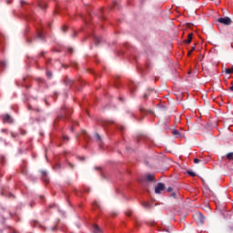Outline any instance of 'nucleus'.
<instances>
[{
	"label": "nucleus",
	"instance_id": "obj_24",
	"mask_svg": "<svg viewBox=\"0 0 233 233\" xmlns=\"http://www.w3.org/2000/svg\"><path fill=\"white\" fill-rule=\"evenodd\" d=\"M172 197H173V198H176V193H172Z\"/></svg>",
	"mask_w": 233,
	"mask_h": 233
},
{
	"label": "nucleus",
	"instance_id": "obj_14",
	"mask_svg": "<svg viewBox=\"0 0 233 233\" xmlns=\"http://www.w3.org/2000/svg\"><path fill=\"white\" fill-rule=\"evenodd\" d=\"M65 114H66V109L62 110V115L60 116V117H65Z\"/></svg>",
	"mask_w": 233,
	"mask_h": 233
},
{
	"label": "nucleus",
	"instance_id": "obj_23",
	"mask_svg": "<svg viewBox=\"0 0 233 233\" xmlns=\"http://www.w3.org/2000/svg\"><path fill=\"white\" fill-rule=\"evenodd\" d=\"M40 7H41V8H45V5L40 4Z\"/></svg>",
	"mask_w": 233,
	"mask_h": 233
},
{
	"label": "nucleus",
	"instance_id": "obj_26",
	"mask_svg": "<svg viewBox=\"0 0 233 233\" xmlns=\"http://www.w3.org/2000/svg\"><path fill=\"white\" fill-rule=\"evenodd\" d=\"M71 132H74V127H71Z\"/></svg>",
	"mask_w": 233,
	"mask_h": 233
},
{
	"label": "nucleus",
	"instance_id": "obj_19",
	"mask_svg": "<svg viewBox=\"0 0 233 233\" xmlns=\"http://www.w3.org/2000/svg\"><path fill=\"white\" fill-rule=\"evenodd\" d=\"M194 50H196V46L192 47L191 51H189V53H188V56H190V54H192V52H194Z\"/></svg>",
	"mask_w": 233,
	"mask_h": 233
},
{
	"label": "nucleus",
	"instance_id": "obj_12",
	"mask_svg": "<svg viewBox=\"0 0 233 233\" xmlns=\"http://www.w3.org/2000/svg\"><path fill=\"white\" fill-rule=\"evenodd\" d=\"M188 176H191L192 177H196V174L194 171H187Z\"/></svg>",
	"mask_w": 233,
	"mask_h": 233
},
{
	"label": "nucleus",
	"instance_id": "obj_29",
	"mask_svg": "<svg viewBox=\"0 0 233 233\" xmlns=\"http://www.w3.org/2000/svg\"><path fill=\"white\" fill-rule=\"evenodd\" d=\"M66 27H62V30H65Z\"/></svg>",
	"mask_w": 233,
	"mask_h": 233
},
{
	"label": "nucleus",
	"instance_id": "obj_32",
	"mask_svg": "<svg viewBox=\"0 0 233 233\" xmlns=\"http://www.w3.org/2000/svg\"><path fill=\"white\" fill-rule=\"evenodd\" d=\"M70 52H72V49H69Z\"/></svg>",
	"mask_w": 233,
	"mask_h": 233
},
{
	"label": "nucleus",
	"instance_id": "obj_21",
	"mask_svg": "<svg viewBox=\"0 0 233 233\" xmlns=\"http://www.w3.org/2000/svg\"><path fill=\"white\" fill-rule=\"evenodd\" d=\"M63 140H64V141H68V137H67V136H64V137H63Z\"/></svg>",
	"mask_w": 233,
	"mask_h": 233
},
{
	"label": "nucleus",
	"instance_id": "obj_7",
	"mask_svg": "<svg viewBox=\"0 0 233 233\" xmlns=\"http://www.w3.org/2000/svg\"><path fill=\"white\" fill-rule=\"evenodd\" d=\"M227 158L228 159V161H233V152L228 153L227 155Z\"/></svg>",
	"mask_w": 233,
	"mask_h": 233
},
{
	"label": "nucleus",
	"instance_id": "obj_30",
	"mask_svg": "<svg viewBox=\"0 0 233 233\" xmlns=\"http://www.w3.org/2000/svg\"><path fill=\"white\" fill-rule=\"evenodd\" d=\"M2 195L4 196V195H5V192L2 191Z\"/></svg>",
	"mask_w": 233,
	"mask_h": 233
},
{
	"label": "nucleus",
	"instance_id": "obj_28",
	"mask_svg": "<svg viewBox=\"0 0 233 233\" xmlns=\"http://www.w3.org/2000/svg\"><path fill=\"white\" fill-rule=\"evenodd\" d=\"M43 176H46V173L43 172Z\"/></svg>",
	"mask_w": 233,
	"mask_h": 233
},
{
	"label": "nucleus",
	"instance_id": "obj_16",
	"mask_svg": "<svg viewBox=\"0 0 233 233\" xmlns=\"http://www.w3.org/2000/svg\"><path fill=\"white\" fill-rule=\"evenodd\" d=\"M96 141H101V136H99V134H96Z\"/></svg>",
	"mask_w": 233,
	"mask_h": 233
},
{
	"label": "nucleus",
	"instance_id": "obj_22",
	"mask_svg": "<svg viewBox=\"0 0 233 233\" xmlns=\"http://www.w3.org/2000/svg\"><path fill=\"white\" fill-rule=\"evenodd\" d=\"M167 192H172V187H168Z\"/></svg>",
	"mask_w": 233,
	"mask_h": 233
},
{
	"label": "nucleus",
	"instance_id": "obj_27",
	"mask_svg": "<svg viewBox=\"0 0 233 233\" xmlns=\"http://www.w3.org/2000/svg\"><path fill=\"white\" fill-rule=\"evenodd\" d=\"M14 197V195H12V194H9V198H13Z\"/></svg>",
	"mask_w": 233,
	"mask_h": 233
},
{
	"label": "nucleus",
	"instance_id": "obj_31",
	"mask_svg": "<svg viewBox=\"0 0 233 233\" xmlns=\"http://www.w3.org/2000/svg\"><path fill=\"white\" fill-rule=\"evenodd\" d=\"M144 97L146 98V97H147V95H145Z\"/></svg>",
	"mask_w": 233,
	"mask_h": 233
},
{
	"label": "nucleus",
	"instance_id": "obj_9",
	"mask_svg": "<svg viewBox=\"0 0 233 233\" xmlns=\"http://www.w3.org/2000/svg\"><path fill=\"white\" fill-rule=\"evenodd\" d=\"M142 206L144 207V208H150V204H148V202H143Z\"/></svg>",
	"mask_w": 233,
	"mask_h": 233
},
{
	"label": "nucleus",
	"instance_id": "obj_20",
	"mask_svg": "<svg viewBox=\"0 0 233 233\" xmlns=\"http://www.w3.org/2000/svg\"><path fill=\"white\" fill-rule=\"evenodd\" d=\"M5 65H6V64H5V62H3V61L0 62V66L4 67V66H5Z\"/></svg>",
	"mask_w": 233,
	"mask_h": 233
},
{
	"label": "nucleus",
	"instance_id": "obj_2",
	"mask_svg": "<svg viewBox=\"0 0 233 233\" xmlns=\"http://www.w3.org/2000/svg\"><path fill=\"white\" fill-rule=\"evenodd\" d=\"M194 218L197 221H198L199 223L203 224L205 223V216H203L201 214V212H197L195 215H194Z\"/></svg>",
	"mask_w": 233,
	"mask_h": 233
},
{
	"label": "nucleus",
	"instance_id": "obj_4",
	"mask_svg": "<svg viewBox=\"0 0 233 233\" xmlns=\"http://www.w3.org/2000/svg\"><path fill=\"white\" fill-rule=\"evenodd\" d=\"M3 121L4 123H12V116H10V115H5L3 116Z\"/></svg>",
	"mask_w": 233,
	"mask_h": 233
},
{
	"label": "nucleus",
	"instance_id": "obj_10",
	"mask_svg": "<svg viewBox=\"0 0 233 233\" xmlns=\"http://www.w3.org/2000/svg\"><path fill=\"white\" fill-rule=\"evenodd\" d=\"M37 37H38L39 39H43V32L38 31V33H37Z\"/></svg>",
	"mask_w": 233,
	"mask_h": 233
},
{
	"label": "nucleus",
	"instance_id": "obj_15",
	"mask_svg": "<svg viewBox=\"0 0 233 233\" xmlns=\"http://www.w3.org/2000/svg\"><path fill=\"white\" fill-rule=\"evenodd\" d=\"M173 136H179V131L178 130H173Z\"/></svg>",
	"mask_w": 233,
	"mask_h": 233
},
{
	"label": "nucleus",
	"instance_id": "obj_1",
	"mask_svg": "<svg viewBox=\"0 0 233 233\" xmlns=\"http://www.w3.org/2000/svg\"><path fill=\"white\" fill-rule=\"evenodd\" d=\"M218 21L220 23V25H228L232 24V20L228 16L218 18Z\"/></svg>",
	"mask_w": 233,
	"mask_h": 233
},
{
	"label": "nucleus",
	"instance_id": "obj_13",
	"mask_svg": "<svg viewBox=\"0 0 233 233\" xmlns=\"http://www.w3.org/2000/svg\"><path fill=\"white\" fill-rule=\"evenodd\" d=\"M226 74H233V68L226 69Z\"/></svg>",
	"mask_w": 233,
	"mask_h": 233
},
{
	"label": "nucleus",
	"instance_id": "obj_25",
	"mask_svg": "<svg viewBox=\"0 0 233 233\" xmlns=\"http://www.w3.org/2000/svg\"><path fill=\"white\" fill-rule=\"evenodd\" d=\"M229 89L231 90V92H233V86L231 87H229Z\"/></svg>",
	"mask_w": 233,
	"mask_h": 233
},
{
	"label": "nucleus",
	"instance_id": "obj_33",
	"mask_svg": "<svg viewBox=\"0 0 233 233\" xmlns=\"http://www.w3.org/2000/svg\"><path fill=\"white\" fill-rule=\"evenodd\" d=\"M120 130H123V127H121Z\"/></svg>",
	"mask_w": 233,
	"mask_h": 233
},
{
	"label": "nucleus",
	"instance_id": "obj_6",
	"mask_svg": "<svg viewBox=\"0 0 233 233\" xmlns=\"http://www.w3.org/2000/svg\"><path fill=\"white\" fill-rule=\"evenodd\" d=\"M185 42L187 43V45H190V43L192 42V34L188 35L187 39H186Z\"/></svg>",
	"mask_w": 233,
	"mask_h": 233
},
{
	"label": "nucleus",
	"instance_id": "obj_11",
	"mask_svg": "<svg viewBox=\"0 0 233 233\" xmlns=\"http://www.w3.org/2000/svg\"><path fill=\"white\" fill-rule=\"evenodd\" d=\"M94 39H95V44L99 45V42H100L99 37L94 36Z\"/></svg>",
	"mask_w": 233,
	"mask_h": 233
},
{
	"label": "nucleus",
	"instance_id": "obj_3",
	"mask_svg": "<svg viewBox=\"0 0 233 233\" xmlns=\"http://www.w3.org/2000/svg\"><path fill=\"white\" fill-rule=\"evenodd\" d=\"M165 190V184L163 183H158L157 187L155 188V193L156 194H161Z\"/></svg>",
	"mask_w": 233,
	"mask_h": 233
},
{
	"label": "nucleus",
	"instance_id": "obj_18",
	"mask_svg": "<svg viewBox=\"0 0 233 233\" xmlns=\"http://www.w3.org/2000/svg\"><path fill=\"white\" fill-rule=\"evenodd\" d=\"M46 76H47V77L50 78V77H52V73H51L50 71H47V72H46Z\"/></svg>",
	"mask_w": 233,
	"mask_h": 233
},
{
	"label": "nucleus",
	"instance_id": "obj_5",
	"mask_svg": "<svg viewBox=\"0 0 233 233\" xmlns=\"http://www.w3.org/2000/svg\"><path fill=\"white\" fill-rule=\"evenodd\" d=\"M93 233H103V231L101 230V228H99V227L97 225H94L93 226Z\"/></svg>",
	"mask_w": 233,
	"mask_h": 233
},
{
	"label": "nucleus",
	"instance_id": "obj_8",
	"mask_svg": "<svg viewBox=\"0 0 233 233\" xmlns=\"http://www.w3.org/2000/svg\"><path fill=\"white\" fill-rule=\"evenodd\" d=\"M146 179H147V181H154V176L147 175V176H146Z\"/></svg>",
	"mask_w": 233,
	"mask_h": 233
},
{
	"label": "nucleus",
	"instance_id": "obj_17",
	"mask_svg": "<svg viewBox=\"0 0 233 233\" xmlns=\"http://www.w3.org/2000/svg\"><path fill=\"white\" fill-rule=\"evenodd\" d=\"M194 163L198 165V163H201V160L199 158H195Z\"/></svg>",
	"mask_w": 233,
	"mask_h": 233
}]
</instances>
